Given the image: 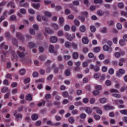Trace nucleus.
Returning <instances> with one entry per match:
<instances>
[{"mask_svg": "<svg viewBox=\"0 0 127 127\" xmlns=\"http://www.w3.org/2000/svg\"><path fill=\"white\" fill-rule=\"evenodd\" d=\"M16 54L19 58H20L22 61H24L25 55H27L25 48L22 46L19 47V51H17Z\"/></svg>", "mask_w": 127, "mask_h": 127, "instance_id": "nucleus-1", "label": "nucleus"}, {"mask_svg": "<svg viewBox=\"0 0 127 127\" xmlns=\"http://www.w3.org/2000/svg\"><path fill=\"white\" fill-rule=\"evenodd\" d=\"M96 63V65L93 64H91L90 65V69H91V70H94L95 72H99V71H100V66H101V62L97 61Z\"/></svg>", "mask_w": 127, "mask_h": 127, "instance_id": "nucleus-2", "label": "nucleus"}, {"mask_svg": "<svg viewBox=\"0 0 127 127\" xmlns=\"http://www.w3.org/2000/svg\"><path fill=\"white\" fill-rule=\"evenodd\" d=\"M16 37L18 39V40L22 41V42L24 41V37L20 32L16 33Z\"/></svg>", "mask_w": 127, "mask_h": 127, "instance_id": "nucleus-3", "label": "nucleus"}, {"mask_svg": "<svg viewBox=\"0 0 127 127\" xmlns=\"http://www.w3.org/2000/svg\"><path fill=\"white\" fill-rule=\"evenodd\" d=\"M66 38L67 40H69V41H73V39H75V37H76V36L75 34H72L71 35L70 34H66Z\"/></svg>", "mask_w": 127, "mask_h": 127, "instance_id": "nucleus-4", "label": "nucleus"}, {"mask_svg": "<svg viewBox=\"0 0 127 127\" xmlns=\"http://www.w3.org/2000/svg\"><path fill=\"white\" fill-rule=\"evenodd\" d=\"M103 49L104 50V51H106L111 53V52H113V49H112V47H109L108 45H105L103 47Z\"/></svg>", "mask_w": 127, "mask_h": 127, "instance_id": "nucleus-5", "label": "nucleus"}, {"mask_svg": "<svg viewBox=\"0 0 127 127\" xmlns=\"http://www.w3.org/2000/svg\"><path fill=\"white\" fill-rule=\"evenodd\" d=\"M12 44L16 47H17L18 46V41L17 40L16 38H13L12 39Z\"/></svg>", "mask_w": 127, "mask_h": 127, "instance_id": "nucleus-6", "label": "nucleus"}, {"mask_svg": "<svg viewBox=\"0 0 127 127\" xmlns=\"http://www.w3.org/2000/svg\"><path fill=\"white\" fill-rule=\"evenodd\" d=\"M0 49L7 50V49H8V46H7V45L5 44L4 43H2L0 44Z\"/></svg>", "mask_w": 127, "mask_h": 127, "instance_id": "nucleus-7", "label": "nucleus"}, {"mask_svg": "<svg viewBox=\"0 0 127 127\" xmlns=\"http://www.w3.org/2000/svg\"><path fill=\"white\" fill-rule=\"evenodd\" d=\"M93 110L96 112L97 114H98L99 115H103V111L100 109L99 107H93Z\"/></svg>", "mask_w": 127, "mask_h": 127, "instance_id": "nucleus-8", "label": "nucleus"}, {"mask_svg": "<svg viewBox=\"0 0 127 127\" xmlns=\"http://www.w3.org/2000/svg\"><path fill=\"white\" fill-rule=\"evenodd\" d=\"M49 53H53L54 54H57V51L54 50V46L53 45H50L49 47Z\"/></svg>", "mask_w": 127, "mask_h": 127, "instance_id": "nucleus-9", "label": "nucleus"}, {"mask_svg": "<svg viewBox=\"0 0 127 127\" xmlns=\"http://www.w3.org/2000/svg\"><path fill=\"white\" fill-rule=\"evenodd\" d=\"M84 111L87 114H88V115H91V113L93 112L92 109L90 108L89 107L85 108Z\"/></svg>", "mask_w": 127, "mask_h": 127, "instance_id": "nucleus-10", "label": "nucleus"}, {"mask_svg": "<svg viewBox=\"0 0 127 127\" xmlns=\"http://www.w3.org/2000/svg\"><path fill=\"white\" fill-rule=\"evenodd\" d=\"M57 40V37L55 36L51 37L50 38V42H51V43H56Z\"/></svg>", "mask_w": 127, "mask_h": 127, "instance_id": "nucleus-11", "label": "nucleus"}, {"mask_svg": "<svg viewBox=\"0 0 127 127\" xmlns=\"http://www.w3.org/2000/svg\"><path fill=\"white\" fill-rule=\"evenodd\" d=\"M127 60V59L121 58L120 59V62L118 63V65L122 66L124 65V62Z\"/></svg>", "mask_w": 127, "mask_h": 127, "instance_id": "nucleus-12", "label": "nucleus"}, {"mask_svg": "<svg viewBox=\"0 0 127 127\" xmlns=\"http://www.w3.org/2000/svg\"><path fill=\"white\" fill-rule=\"evenodd\" d=\"M114 107L113 106H110L108 105H105L104 107V109L105 111H109V110H114Z\"/></svg>", "mask_w": 127, "mask_h": 127, "instance_id": "nucleus-13", "label": "nucleus"}, {"mask_svg": "<svg viewBox=\"0 0 127 127\" xmlns=\"http://www.w3.org/2000/svg\"><path fill=\"white\" fill-rule=\"evenodd\" d=\"M97 14H98L99 16H103V15H105V11L102 10H99L97 11Z\"/></svg>", "mask_w": 127, "mask_h": 127, "instance_id": "nucleus-14", "label": "nucleus"}, {"mask_svg": "<svg viewBox=\"0 0 127 127\" xmlns=\"http://www.w3.org/2000/svg\"><path fill=\"white\" fill-rule=\"evenodd\" d=\"M9 19L11 21H17V18H16V16L14 15H12L10 16Z\"/></svg>", "mask_w": 127, "mask_h": 127, "instance_id": "nucleus-15", "label": "nucleus"}, {"mask_svg": "<svg viewBox=\"0 0 127 127\" xmlns=\"http://www.w3.org/2000/svg\"><path fill=\"white\" fill-rule=\"evenodd\" d=\"M52 67L53 68L54 73H57L59 72V68L56 67L55 64L53 65Z\"/></svg>", "mask_w": 127, "mask_h": 127, "instance_id": "nucleus-16", "label": "nucleus"}, {"mask_svg": "<svg viewBox=\"0 0 127 127\" xmlns=\"http://www.w3.org/2000/svg\"><path fill=\"white\" fill-rule=\"evenodd\" d=\"M82 42L84 44H88L89 43V39L88 38L84 37L82 38Z\"/></svg>", "mask_w": 127, "mask_h": 127, "instance_id": "nucleus-17", "label": "nucleus"}, {"mask_svg": "<svg viewBox=\"0 0 127 127\" xmlns=\"http://www.w3.org/2000/svg\"><path fill=\"white\" fill-rule=\"evenodd\" d=\"M31 119L32 121H36L37 120H38V115L36 114H33L31 116Z\"/></svg>", "mask_w": 127, "mask_h": 127, "instance_id": "nucleus-18", "label": "nucleus"}, {"mask_svg": "<svg viewBox=\"0 0 127 127\" xmlns=\"http://www.w3.org/2000/svg\"><path fill=\"white\" fill-rule=\"evenodd\" d=\"M45 31L46 32H47V33H48V34H52L54 33V31L53 30H51L50 28H46L45 29Z\"/></svg>", "mask_w": 127, "mask_h": 127, "instance_id": "nucleus-19", "label": "nucleus"}, {"mask_svg": "<svg viewBox=\"0 0 127 127\" xmlns=\"http://www.w3.org/2000/svg\"><path fill=\"white\" fill-rule=\"evenodd\" d=\"M52 27H53L55 30H58L59 29V26L56 23H53L51 25Z\"/></svg>", "mask_w": 127, "mask_h": 127, "instance_id": "nucleus-20", "label": "nucleus"}, {"mask_svg": "<svg viewBox=\"0 0 127 127\" xmlns=\"http://www.w3.org/2000/svg\"><path fill=\"white\" fill-rule=\"evenodd\" d=\"M1 92V93L4 94V93H6V92H9L10 91L9 90H8V88H7V87H4L2 88Z\"/></svg>", "mask_w": 127, "mask_h": 127, "instance_id": "nucleus-21", "label": "nucleus"}, {"mask_svg": "<svg viewBox=\"0 0 127 127\" xmlns=\"http://www.w3.org/2000/svg\"><path fill=\"white\" fill-rule=\"evenodd\" d=\"M64 75L67 77L70 76V75H71V70L68 69L65 70L64 71Z\"/></svg>", "mask_w": 127, "mask_h": 127, "instance_id": "nucleus-22", "label": "nucleus"}, {"mask_svg": "<svg viewBox=\"0 0 127 127\" xmlns=\"http://www.w3.org/2000/svg\"><path fill=\"white\" fill-rule=\"evenodd\" d=\"M32 6H33V7H34V8H35L36 9H38L39 8V7H40V4L39 3H33L32 4Z\"/></svg>", "mask_w": 127, "mask_h": 127, "instance_id": "nucleus-23", "label": "nucleus"}, {"mask_svg": "<svg viewBox=\"0 0 127 127\" xmlns=\"http://www.w3.org/2000/svg\"><path fill=\"white\" fill-rule=\"evenodd\" d=\"M68 122L69 124H74L75 123V119H74V117H70L68 118Z\"/></svg>", "mask_w": 127, "mask_h": 127, "instance_id": "nucleus-24", "label": "nucleus"}, {"mask_svg": "<svg viewBox=\"0 0 127 127\" xmlns=\"http://www.w3.org/2000/svg\"><path fill=\"white\" fill-rule=\"evenodd\" d=\"M26 100L27 101H32V96L30 95V94H28L26 96Z\"/></svg>", "mask_w": 127, "mask_h": 127, "instance_id": "nucleus-25", "label": "nucleus"}, {"mask_svg": "<svg viewBox=\"0 0 127 127\" xmlns=\"http://www.w3.org/2000/svg\"><path fill=\"white\" fill-rule=\"evenodd\" d=\"M71 43L70 42H65L64 43V46L65 48H70L71 47Z\"/></svg>", "mask_w": 127, "mask_h": 127, "instance_id": "nucleus-26", "label": "nucleus"}, {"mask_svg": "<svg viewBox=\"0 0 127 127\" xmlns=\"http://www.w3.org/2000/svg\"><path fill=\"white\" fill-rule=\"evenodd\" d=\"M79 30L81 32H85V31H86V26H85V25L81 26Z\"/></svg>", "mask_w": 127, "mask_h": 127, "instance_id": "nucleus-27", "label": "nucleus"}, {"mask_svg": "<svg viewBox=\"0 0 127 127\" xmlns=\"http://www.w3.org/2000/svg\"><path fill=\"white\" fill-rule=\"evenodd\" d=\"M110 93H112V94H115V93H118L119 90H118L116 89H114V88H112L110 90Z\"/></svg>", "mask_w": 127, "mask_h": 127, "instance_id": "nucleus-28", "label": "nucleus"}, {"mask_svg": "<svg viewBox=\"0 0 127 127\" xmlns=\"http://www.w3.org/2000/svg\"><path fill=\"white\" fill-rule=\"evenodd\" d=\"M59 21V23L61 24V25H63V24H64V18L62 17H60Z\"/></svg>", "mask_w": 127, "mask_h": 127, "instance_id": "nucleus-29", "label": "nucleus"}, {"mask_svg": "<svg viewBox=\"0 0 127 127\" xmlns=\"http://www.w3.org/2000/svg\"><path fill=\"white\" fill-rule=\"evenodd\" d=\"M90 31H91V32H96V27L94 25H91L90 27Z\"/></svg>", "mask_w": 127, "mask_h": 127, "instance_id": "nucleus-30", "label": "nucleus"}, {"mask_svg": "<svg viewBox=\"0 0 127 127\" xmlns=\"http://www.w3.org/2000/svg\"><path fill=\"white\" fill-rule=\"evenodd\" d=\"M119 44L121 46H125L126 45V42H125V40L121 39L119 41Z\"/></svg>", "mask_w": 127, "mask_h": 127, "instance_id": "nucleus-31", "label": "nucleus"}, {"mask_svg": "<svg viewBox=\"0 0 127 127\" xmlns=\"http://www.w3.org/2000/svg\"><path fill=\"white\" fill-rule=\"evenodd\" d=\"M93 50L95 53H98L101 51V48H100V47H96L94 48Z\"/></svg>", "mask_w": 127, "mask_h": 127, "instance_id": "nucleus-32", "label": "nucleus"}, {"mask_svg": "<svg viewBox=\"0 0 127 127\" xmlns=\"http://www.w3.org/2000/svg\"><path fill=\"white\" fill-rule=\"evenodd\" d=\"M72 57L73 59H78V53L74 52L72 54Z\"/></svg>", "mask_w": 127, "mask_h": 127, "instance_id": "nucleus-33", "label": "nucleus"}, {"mask_svg": "<svg viewBox=\"0 0 127 127\" xmlns=\"http://www.w3.org/2000/svg\"><path fill=\"white\" fill-rule=\"evenodd\" d=\"M101 77V73L100 72L96 73L94 74V77L95 78V79H98Z\"/></svg>", "mask_w": 127, "mask_h": 127, "instance_id": "nucleus-34", "label": "nucleus"}, {"mask_svg": "<svg viewBox=\"0 0 127 127\" xmlns=\"http://www.w3.org/2000/svg\"><path fill=\"white\" fill-rule=\"evenodd\" d=\"M108 25L109 26H113V25H115V21L110 20V21H108Z\"/></svg>", "mask_w": 127, "mask_h": 127, "instance_id": "nucleus-35", "label": "nucleus"}, {"mask_svg": "<svg viewBox=\"0 0 127 127\" xmlns=\"http://www.w3.org/2000/svg\"><path fill=\"white\" fill-rule=\"evenodd\" d=\"M86 117H87V115L85 113H82L80 115V118L82 120H85V119H86Z\"/></svg>", "mask_w": 127, "mask_h": 127, "instance_id": "nucleus-36", "label": "nucleus"}, {"mask_svg": "<svg viewBox=\"0 0 127 127\" xmlns=\"http://www.w3.org/2000/svg\"><path fill=\"white\" fill-rule=\"evenodd\" d=\"M120 113H121L122 115L127 116V110L125 109V110H121L120 111Z\"/></svg>", "mask_w": 127, "mask_h": 127, "instance_id": "nucleus-37", "label": "nucleus"}, {"mask_svg": "<svg viewBox=\"0 0 127 127\" xmlns=\"http://www.w3.org/2000/svg\"><path fill=\"white\" fill-rule=\"evenodd\" d=\"M26 71L24 68L21 69L19 70V73L20 75H25Z\"/></svg>", "mask_w": 127, "mask_h": 127, "instance_id": "nucleus-38", "label": "nucleus"}, {"mask_svg": "<svg viewBox=\"0 0 127 127\" xmlns=\"http://www.w3.org/2000/svg\"><path fill=\"white\" fill-rule=\"evenodd\" d=\"M113 97H115V98H117V99H119L122 97V95L119 94L117 93H113L112 94Z\"/></svg>", "mask_w": 127, "mask_h": 127, "instance_id": "nucleus-39", "label": "nucleus"}, {"mask_svg": "<svg viewBox=\"0 0 127 127\" xmlns=\"http://www.w3.org/2000/svg\"><path fill=\"white\" fill-rule=\"evenodd\" d=\"M108 72L110 75H113L115 73V70L114 68H111L109 69Z\"/></svg>", "mask_w": 127, "mask_h": 127, "instance_id": "nucleus-40", "label": "nucleus"}, {"mask_svg": "<svg viewBox=\"0 0 127 127\" xmlns=\"http://www.w3.org/2000/svg\"><path fill=\"white\" fill-rule=\"evenodd\" d=\"M46 59V56H40L39 57V60L40 61H44V60H45Z\"/></svg>", "mask_w": 127, "mask_h": 127, "instance_id": "nucleus-41", "label": "nucleus"}, {"mask_svg": "<svg viewBox=\"0 0 127 127\" xmlns=\"http://www.w3.org/2000/svg\"><path fill=\"white\" fill-rule=\"evenodd\" d=\"M94 118L96 121H100L101 120V116L99 115H94Z\"/></svg>", "mask_w": 127, "mask_h": 127, "instance_id": "nucleus-42", "label": "nucleus"}, {"mask_svg": "<svg viewBox=\"0 0 127 127\" xmlns=\"http://www.w3.org/2000/svg\"><path fill=\"white\" fill-rule=\"evenodd\" d=\"M92 94L94 96H98L100 95V92L98 90H95L92 92Z\"/></svg>", "mask_w": 127, "mask_h": 127, "instance_id": "nucleus-43", "label": "nucleus"}, {"mask_svg": "<svg viewBox=\"0 0 127 127\" xmlns=\"http://www.w3.org/2000/svg\"><path fill=\"white\" fill-rule=\"evenodd\" d=\"M45 80L43 78H40L35 81L36 83H44Z\"/></svg>", "mask_w": 127, "mask_h": 127, "instance_id": "nucleus-44", "label": "nucleus"}, {"mask_svg": "<svg viewBox=\"0 0 127 127\" xmlns=\"http://www.w3.org/2000/svg\"><path fill=\"white\" fill-rule=\"evenodd\" d=\"M7 6H11V7H13L14 8H15V5H14V3H13V2H9L7 4Z\"/></svg>", "mask_w": 127, "mask_h": 127, "instance_id": "nucleus-45", "label": "nucleus"}, {"mask_svg": "<svg viewBox=\"0 0 127 127\" xmlns=\"http://www.w3.org/2000/svg\"><path fill=\"white\" fill-rule=\"evenodd\" d=\"M45 98L46 100H50L51 99V94H47L45 96Z\"/></svg>", "mask_w": 127, "mask_h": 127, "instance_id": "nucleus-46", "label": "nucleus"}, {"mask_svg": "<svg viewBox=\"0 0 127 127\" xmlns=\"http://www.w3.org/2000/svg\"><path fill=\"white\" fill-rule=\"evenodd\" d=\"M81 16H85V17H87L88 16V12L85 11V12H81Z\"/></svg>", "mask_w": 127, "mask_h": 127, "instance_id": "nucleus-47", "label": "nucleus"}, {"mask_svg": "<svg viewBox=\"0 0 127 127\" xmlns=\"http://www.w3.org/2000/svg\"><path fill=\"white\" fill-rule=\"evenodd\" d=\"M28 45L30 48H34L35 47V44L33 42H29Z\"/></svg>", "mask_w": 127, "mask_h": 127, "instance_id": "nucleus-48", "label": "nucleus"}, {"mask_svg": "<svg viewBox=\"0 0 127 127\" xmlns=\"http://www.w3.org/2000/svg\"><path fill=\"white\" fill-rule=\"evenodd\" d=\"M73 70L75 72L81 71V67L80 66H75L73 68Z\"/></svg>", "mask_w": 127, "mask_h": 127, "instance_id": "nucleus-49", "label": "nucleus"}, {"mask_svg": "<svg viewBox=\"0 0 127 127\" xmlns=\"http://www.w3.org/2000/svg\"><path fill=\"white\" fill-rule=\"evenodd\" d=\"M55 118L56 119V120L57 121V122H59L62 120V118H61L60 116L56 115L55 116Z\"/></svg>", "mask_w": 127, "mask_h": 127, "instance_id": "nucleus-50", "label": "nucleus"}, {"mask_svg": "<svg viewBox=\"0 0 127 127\" xmlns=\"http://www.w3.org/2000/svg\"><path fill=\"white\" fill-rule=\"evenodd\" d=\"M0 53L3 55V56L6 57V55H7V53H8V52H7V51H1Z\"/></svg>", "mask_w": 127, "mask_h": 127, "instance_id": "nucleus-51", "label": "nucleus"}, {"mask_svg": "<svg viewBox=\"0 0 127 127\" xmlns=\"http://www.w3.org/2000/svg\"><path fill=\"white\" fill-rule=\"evenodd\" d=\"M74 25H76V26H79V25H80V21H79V20L77 19H75L74 20Z\"/></svg>", "mask_w": 127, "mask_h": 127, "instance_id": "nucleus-52", "label": "nucleus"}, {"mask_svg": "<svg viewBox=\"0 0 127 127\" xmlns=\"http://www.w3.org/2000/svg\"><path fill=\"white\" fill-rule=\"evenodd\" d=\"M72 3L74 5H75L76 6H78V5H80V3L79 2V1L78 0H74L72 2Z\"/></svg>", "mask_w": 127, "mask_h": 127, "instance_id": "nucleus-53", "label": "nucleus"}, {"mask_svg": "<svg viewBox=\"0 0 127 127\" xmlns=\"http://www.w3.org/2000/svg\"><path fill=\"white\" fill-rule=\"evenodd\" d=\"M64 29L65 31H69V30H70V26H69V25H65Z\"/></svg>", "mask_w": 127, "mask_h": 127, "instance_id": "nucleus-54", "label": "nucleus"}, {"mask_svg": "<svg viewBox=\"0 0 127 127\" xmlns=\"http://www.w3.org/2000/svg\"><path fill=\"white\" fill-rule=\"evenodd\" d=\"M54 105L55 106H57V108H60V102L55 101V102H54Z\"/></svg>", "mask_w": 127, "mask_h": 127, "instance_id": "nucleus-55", "label": "nucleus"}, {"mask_svg": "<svg viewBox=\"0 0 127 127\" xmlns=\"http://www.w3.org/2000/svg\"><path fill=\"white\" fill-rule=\"evenodd\" d=\"M53 74H50L49 76L47 77V80H48V81H51L52 79H53Z\"/></svg>", "mask_w": 127, "mask_h": 127, "instance_id": "nucleus-56", "label": "nucleus"}, {"mask_svg": "<svg viewBox=\"0 0 127 127\" xmlns=\"http://www.w3.org/2000/svg\"><path fill=\"white\" fill-rule=\"evenodd\" d=\"M99 101L101 103V104H105V103H106V102L107 101V99H106V98H101Z\"/></svg>", "mask_w": 127, "mask_h": 127, "instance_id": "nucleus-57", "label": "nucleus"}, {"mask_svg": "<svg viewBox=\"0 0 127 127\" xmlns=\"http://www.w3.org/2000/svg\"><path fill=\"white\" fill-rule=\"evenodd\" d=\"M20 6H22L23 7H28V3H25L24 4L20 3Z\"/></svg>", "mask_w": 127, "mask_h": 127, "instance_id": "nucleus-58", "label": "nucleus"}, {"mask_svg": "<svg viewBox=\"0 0 127 127\" xmlns=\"http://www.w3.org/2000/svg\"><path fill=\"white\" fill-rule=\"evenodd\" d=\"M103 63L105 65H108L110 64V60L109 59H106L103 61Z\"/></svg>", "mask_w": 127, "mask_h": 127, "instance_id": "nucleus-59", "label": "nucleus"}, {"mask_svg": "<svg viewBox=\"0 0 127 127\" xmlns=\"http://www.w3.org/2000/svg\"><path fill=\"white\" fill-rule=\"evenodd\" d=\"M45 15L46 16H48V17H51V16H52L51 13L47 11L45 12Z\"/></svg>", "mask_w": 127, "mask_h": 127, "instance_id": "nucleus-60", "label": "nucleus"}, {"mask_svg": "<svg viewBox=\"0 0 127 127\" xmlns=\"http://www.w3.org/2000/svg\"><path fill=\"white\" fill-rule=\"evenodd\" d=\"M78 18H79L81 22H85V17L83 16H78Z\"/></svg>", "mask_w": 127, "mask_h": 127, "instance_id": "nucleus-61", "label": "nucleus"}, {"mask_svg": "<svg viewBox=\"0 0 127 127\" xmlns=\"http://www.w3.org/2000/svg\"><path fill=\"white\" fill-rule=\"evenodd\" d=\"M46 73L47 74H49V73H50V72H51V67L50 66H48L46 68Z\"/></svg>", "mask_w": 127, "mask_h": 127, "instance_id": "nucleus-62", "label": "nucleus"}, {"mask_svg": "<svg viewBox=\"0 0 127 127\" xmlns=\"http://www.w3.org/2000/svg\"><path fill=\"white\" fill-rule=\"evenodd\" d=\"M118 6L120 8H124V6H125V5H124V3L123 2L119 3Z\"/></svg>", "mask_w": 127, "mask_h": 127, "instance_id": "nucleus-63", "label": "nucleus"}, {"mask_svg": "<svg viewBox=\"0 0 127 127\" xmlns=\"http://www.w3.org/2000/svg\"><path fill=\"white\" fill-rule=\"evenodd\" d=\"M39 73L41 75H44L45 74V70L43 69H40Z\"/></svg>", "mask_w": 127, "mask_h": 127, "instance_id": "nucleus-64", "label": "nucleus"}]
</instances>
